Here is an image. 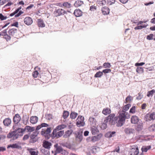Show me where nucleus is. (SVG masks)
Masks as SVG:
<instances>
[{
  "mask_svg": "<svg viewBox=\"0 0 155 155\" xmlns=\"http://www.w3.org/2000/svg\"><path fill=\"white\" fill-rule=\"evenodd\" d=\"M115 116L114 114H111L105 118L104 123L101 126V128L103 129H106L107 127V123L108 122L111 125L116 124V126L118 127L123 126L124 123L127 116L124 114H120L118 116L115 117Z\"/></svg>",
  "mask_w": 155,
  "mask_h": 155,
  "instance_id": "f257e3e1",
  "label": "nucleus"
},
{
  "mask_svg": "<svg viewBox=\"0 0 155 155\" xmlns=\"http://www.w3.org/2000/svg\"><path fill=\"white\" fill-rule=\"evenodd\" d=\"M14 131L9 132L7 135V137L8 138H12L13 140L17 139L19 136H22L23 135V132L26 131L27 132H31L34 131L35 128L29 126H26L24 129L16 127L15 126H13Z\"/></svg>",
  "mask_w": 155,
  "mask_h": 155,
  "instance_id": "f03ea898",
  "label": "nucleus"
},
{
  "mask_svg": "<svg viewBox=\"0 0 155 155\" xmlns=\"http://www.w3.org/2000/svg\"><path fill=\"white\" fill-rule=\"evenodd\" d=\"M64 134V130H60L57 132L56 129L53 130L52 133V137L53 138H59L61 137Z\"/></svg>",
  "mask_w": 155,
  "mask_h": 155,
  "instance_id": "7ed1b4c3",
  "label": "nucleus"
},
{
  "mask_svg": "<svg viewBox=\"0 0 155 155\" xmlns=\"http://www.w3.org/2000/svg\"><path fill=\"white\" fill-rule=\"evenodd\" d=\"M38 134V132L37 131H35L33 132L30 136V140L29 142L33 143L36 142L38 140L37 136Z\"/></svg>",
  "mask_w": 155,
  "mask_h": 155,
  "instance_id": "20e7f679",
  "label": "nucleus"
},
{
  "mask_svg": "<svg viewBox=\"0 0 155 155\" xmlns=\"http://www.w3.org/2000/svg\"><path fill=\"white\" fill-rule=\"evenodd\" d=\"M84 117L79 115L76 120V125L78 127L84 126L85 123L84 122Z\"/></svg>",
  "mask_w": 155,
  "mask_h": 155,
  "instance_id": "39448f33",
  "label": "nucleus"
},
{
  "mask_svg": "<svg viewBox=\"0 0 155 155\" xmlns=\"http://www.w3.org/2000/svg\"><path fill=\"white\" fill-rule=\"evenodd\" d=\"M66 13V11L62 9L59 8L55 9L54 12V14L56 17L60 16L61 15H64Z\"/></svg>",
  "mask_w": 155,
  "mask_h": 155,
  "instance_id": "423d86ee",
  "label": "nucleus"
},
{
  "mask_svg": "<svg viewBox=\"0 0 155 155\" xmlns=\"http://www.w3.org/2000/svg\"><path fill=\"white\" fill-rule=\"evenodd\" d=\"M21 120V117L18 114H16L15 115L13 118V121L15 123V125L13 126H15L16 127L18 126V124L19 123Z\"/></svg>",
  "mask_w": 155,
  "mask_h": 155,
  "instance_id": "0eeeda50",
  "label": "nucleus"
},
{
  "mask_svg": "<svg viewBox=\"0 0 155 155\" xmlns=\"http://www.w3.org/2000/svg\"><path fill=\"white\" fill-rule=\"evenodd\" d=\"M124 131L127 135H130L135 133V130L133 129L130 127H127L125 128Z\"/></svg>",
  "mask_w": 155,
  "mask_h": 155,
  "instance_id": "6e6552de",
  "label": "nucleus"
},
{
  "mask_svg": "<svg viewBox=\"0 0 155 155\" xmlns=\"http://www.w3.org/2000/svg\"><path fill=\"white\" fill-rule=\"evenodd\" d=\"M131 122L133 124H136L140 121L141 120L138 117L134 115L131 117Z\"/></svg>",
  "mask_w": 155,
  "mask_h": 155,
  "instance_id": "1a4fd4ad",
  "label": "nucleus"
},
{
  "mask_svg": "<svg viewBox=\"0 0 155 155\" xmlns=\"http://www.w3.org/2000/svg\"><path fill=\"white\" fill-rule=\"evenodd\" d=\"M25 23L28 25H31L33 22V20L31 18L29 17H27L25 18L24 20Z\"/></svg>",
  "mask_w": 155,
  "mask_h": 155,
  "instance_id": "9d476101",
  "label": "nucleus"
},
{
  "mask_svg": "<svg viewBox=\"0 0 155 155\" xmlns=\"http://www.w3.org/2000/svg\"><path fill=\"white\" fill-rule=\"evenodd\" d=\"M51 132V128L50 127L47 128L46 130L44 129H42L41 132V134L42 135L46 136L48 134Z\"/></svg>",
  "mask_w": 155,
  "mask_h": 155,
  "instance_id": "9b49d317",
  "label": "nucleus"
},
{
  "mask_svg": "<svg viewBox=\"0 0 155 155\" xmlns=\"http://www.w3.org/2000/svg\"><path fill=\"white\" fill-rule=\"evenodd\" d=\"M51 145L52 144L50 142L47 141H43V146L46 149L49 150L51 148Z\"/></svg>",
  "mask_w": 155,
  "mask_h": 155,
  "instance_id": "f8f14e48",
  "label": "nucleus"
},
{
  "mask_svg": "<svg viewBox=\"0 0 155 155\" xmlns=\"http://www.w3.org/2000/svg\"><path fill=\"white\" fill-rule=\"evenodd\" d=\"M136 124H137V125L135 127L136 130L138 131L141 130L143 129V123L141 120L139 122Z\"/></svg>",
  "mask_w": 155,
  "mask_h": 155,
  "instance_id": "ddd939ff",
  "label": "nucleus"
},
{
  "mask_svg": "<svg viewBox=\"0 0 155 155\" xmlns=\"http://www.w3.org/2000/svg\"><path fill=\"white\" fill-rule=\"evenodd\" d=\"M139 153V150L138 148H132L130 151V155H137Z\"/></svg>",
  "mask_w": 155,
  "mask_h": 155,
  "instance_id": "4468645a",
  "label": "nucleus"
},
{
  "mask_svg": "<svg viewBox=\"0 0 155 155\" xmlns=\"http://www.w3.org/2000/svg\"><path fill=\"white\" fill-rule=\"evenodd\" d=\"M38 117L36 116H31L30 118V122L33 124H36L38 121Z\"/></svg>",
  "mask_w": 155,
  "mask_h": 155,
  "instance_id": "2eb2a0df",
  "label": "nucleus"
},
{
  "mask_svg": "<svg viewBox=\"0 0 155 155\" xmlns=\"http://www.w3.org/2000/svg\"><path fill=\"white\" fill-rule=\"evenodd\" d=\"M101 11L103 15H105L109 13V9L106 6L103 7L101 8Z\"/></svg>",
  "mask_w": 155,
  "mask_h": 155,
  "instance_id": "dca6fc26",
  "label": "nucleus"
},
{
  "mask_svg": "<svg viewBox=\"0 0 155 155\" xmlns=\"http://www.w3.org/2000/svg\"><path fill=\"white\" fill-rule=\"evenodd\" d=\"M89 121L90 125L93 126H96L97 121L96 119L94 118L90 117L89 119Z\"/></svg>",
  "mask_w": 155,
  "mask_h": 155,
  "instance_id": "f3484780",
  "label": "nucleus"
},
{
  "mask_svg": "<svg viewBox=\"0 0 155 155\" xmlns=\"http://www.w3.org/2000/svg\"><path fill=\"white\" fill-rule=\"evenodd\" d=\"M10 147L13 149L17 148L18 149L21 148V146L18 145V143H15L8 145L7 148L8 149Z\"/></svg>",
  "mask_w": 155,
  "mask_h": 155,
  "instance_id": "a211bd4d",
  "label": "nucleus"
},
{
  "mask_svg": "<svg viewBox=\"0 0 155 155\" xmlns=\"http://www.w3.org/2000/svg\"><path fill=\"white\" fill-rule=\"evenodd\" d=\"M11 123V120L9 118L5 119L3 121V123L4 125L6 126H8Z\"/></svg>",
  "mask_w": 155,
  "mask_h": 155,
  "instance_id": "6ab92c4d",
  "label": "nucleus"
},
{
  "mask_svg": "<svg viewBox=\"0 0 155 155\" xmlns=\"http://www.w3.org/2000/svg\"><path fill=\"white\" fill-rule=\"evenodd\" d=\"M155 117V113L153 112L151 113L150 114H147L145 117L147 118L149 117L150 119H148V120H147V121L150 120H154Z\"/></svg>",
  "mask_w": 155,
  "mask_h": 155,
  "instance_id": "aec40b11",
  "label": "nucleus"
},
{
  "mask_svg": "<svg viewBox=\"0 0 155 155\" xmlns=\"http://www.w3.org/2000/svg\"><path fill=\"white\" fill-rule=\"evenodd\" d=\"M115 133L116 132L115 131H109L105 134V136L106 137L110 138L114 136Z\"/></svg>",
  "mask_w": 155,
  "mask_h": 155,
  "instance_id": "412c9836",
  "label": "nucleus"
},
{
  "mask_svg": "<svg viewBox=\"0 0 155 155\" xmlns=\"http://www.w3.org/2000/svg\"><path fill=\"white\" fill-rule=\"evenodd\" d=\"M102 113L104 115H107L111 113V110L108 107L105 108L103 110Z\"/></svg>",
  "mask_w": 155,
  "mask_h": 155,
  "instance_id": "4be33fe9",
  "label": "nucleus"
},
{
  "mask_svg": "<svg viewBox=\"0 0 155 155\" xmlns=\"http://www.w3.org/2000/svg\"><path fill=\"white\" fill-rule=\"evenodd\" d=\"M73 130H68L65 132L64 134L63 135V137L64 138H67L70 137L72 134Z\"/></svg>",
  "mask_w": 155,
  "mask_h": 155,
  "instance_id": "5701e85b",
  "label": "nucleus"
},
{
  "mask_svg": "<svg viewBox=\"0 0 155 155\" xmlns=\"http://www.w3.org/2000/svg\"><path fill=\"white\" fill-rule=\"evenodd\" d=\"M82 12L80 10L76 9L74 11V14L76 17H78L81 16L82 15Z\"/></svg>",
  "mask_w": 155,
  "mask_h": 155,
  "instance_id": "b1692460",
  "label": "nucleus"
},
{
  "mask_svg": "<svg viewBox=\"0 0 155 155\" xmlns=\"http://www.w3.org/2000/svg\"><path fill=\"white\" fill-rule=\"evenodd\" d=\"M131 105L130 104H127L124 106L123 108L122 112L123 113H122L121 114H125V112L127 111L129 109V108L131 107ZM125 115L126 116V115Z\"/></svg>",
  "mask_w": 155,
  "mask_h": 155,
  "instance_id": "393cba45",
  "label": "nucleus"
},
{
  "mask_svg": "<svg viewBox=\"0 0 155 155\" xmlns=\"http://www.w3.org/2000/svg\"><path fill=\"white\" fill-rule=\"evenodd\" d=\"M84 4L83 1L79 0H78L75 1L74 4V5L76 7L81 6Z\"/></svg>",
  "mask_w": 155,
  "mask_h": 155,
  "instance_id": "a878e982",
  "label": "nucleus"
},
{
  "mask_svg": "<svg viewBox=\"0 0 155 155\" xmlns=\"http://www.w3.org/2000/svg\"><path fill=\"white\" fill-rule=\"evenodd\" d=\"M95 126H93L91 128V130L92 134L93 135L97 134L99 132L98 129L95 127Z\"/></svg>",
  "mask_w": 155,
  "mask_h": 155,
  "instance_id": "bb28decb",
  "label": "nucleus"
},
{
  "mask_svg": "<svg viewBox=\"0 0 155 155\" xmlns=\"http://www.w3.org/2000/svg\"><path fill=\"white\" fill-rule=\"evenodd\" d=\"M29 119V116H28L26 115H24L22 117L23 123L25 124H26L28 123Z\"/></svg>",
  "mask_w": 155,
  "mask_h": 155,
  "instance_id": "cd10ccee",
  "label": "nucleus"
},
{
  "mask_svg": "<svg viewBox=\"0 0 155 155\" xmlns=\"http://www.w3.org/2000/svg\"><path fill=\"white\" fill-rule=\"evenodd\" d=\"M102 136V135L101 134H100L98 135L97 136H94L92 137L91 141L93 142L97 141L99 139V138H98V137H99L100 138H101V137Z\"/></svg>",
  "mask_w": 155,
  "mask_h": 155,
  "instance_id": "c85d7f7f",
  "label": "nucleus"
},
{
  "mask_svg": "<svg viewBox=\"0 0 155 155\" xmlns=\"http://www.w3.org/2000/svg\"><path fill=\"white\" fill-rule=\"evenodd\" d=\"M67 126L66 125L62 124L61 125L58 126L56 127L55 129H56V130L59 131L60 130H61L65 128Z\"/></svg>",
  "mask_w": 155,
  "mask_h": 155,
  "instance_id": "c756f323",
  "label": "nucleus"
},
{
  "mask_svg": "<svg viewBox=\"0 0 155 155\" xmlns=\"http://www.w3.org/2000/svg\"><path fill=\"white\" fill-rule=\"evenodd\" d=\"M76 135V137L80 139V141H81L83 139L82 135V132L80 131L76 132L75 133Z\"/></svg>",
  "mask_w": 155,
  "mask_h": 155,
  "instance_id": "7c9ffc66",
  "label": "nucleus"
},
{
  "mask_svg": "<svg viewBox=\"0 0 155 155\" xmlns=\"http://www.w3.org/2000/svg\"><path fill=\"white\" fill-rule=\"evenodd\" d=\"M17 30L15 28H12L8 31L9 34L10 35L13 36L17 32Z\"/></svg>",
  "mask_w": 155,
  "mask_h": 155,
  "instance_id": "2f4dec72",
  "label": "nucleus"
},
{
  "mask_svg": "<svg viewBox=\"0 0 155 155\" xmlns=\"http://www.w3.org/2000/svg\"><path fill=\"white\" fill-rule=\"evenodd\" d=\"M28 150L31 155H38V151H35L34 149L32 148L29 149Z\"/></svg>",
  "mask_w": 155,
  "mask_h": 155,
  "instance_id": "473e14b6",
  "label": "nucleus"
},
{
  "mask_svg": "<svg viewBox=\"0 0 155 155\" xmlns=\"http://www.w3.org/2000/svg\"><path fill=\"white\" fill-rule=\"evenodd\" d=\"M78 114L74 111L71 112L70 114V117L72 119H75L77 116Z\"/></svg>",
  "mask_w": 155,
  "mask_h": 155,
  "instance_id": "72a5a7b5",
  "label": "nucleus"
},
{
  "mask_svg": "<svg viewBox=\"0 0 155 155\" xmlns=\"http://www.w3.org/2000/svg\"><path fill=\"white\" fill-rule=\"evenodd\" d=\"M38 26L43 27L45 26V24L43 20L41 19H38Z\"/></svg>",
  "mask_w": 155,
  "mask_h": 155,
  "instance_id": "f704fd0d",
  "label": "nucleus"
},
{
  "mask_svg": "<svg viewBox=\"0 0 155 155\" xmlns=\"http://www.w3.org/2000/svg\"><path fill=\"white\" fill-rule=\"evenodd\" d=\"M151 148V146H144L142 147L141 150L142 152H146L148 150L150 149Z\"/></svg>",
  "mask_w": 155,
  "mask_h": 155,
  "instance_id": "c9c22d12",
  "label": "nucleus"
},
{
  "mask_svg": "<svg viewBox=\"0 0 155 155\" xmlns=\"http://www.w3.org/2000/svg\"><path fill=\"white\" fill-rule=\"evenodd\" d=\"M155 93V90L154 89H153L150 91H148L147 92V96L150 97H152L153 94Z\"/></svg>",
  "mask_w": 155,
  "mask_h": 155,
  "instance_id": "e433bc0d",
  "label": "nucleus"
},
{
  "mask_svg": "<svg viewBox=\"0 0 155 155\" xmlns=\"http://www.w3.org/2000/svg\"><path fill=\"white\" fill-rule=\"evenodd\" d=\"M69 114V113L68 111L66 110H64L63 113V117L64 119L67 118Z\"/></svg>",
  "mask_w": 155,
  "mask_h": 155,
  "instance_id": "4c0bfd02",
  "label": "nucleus"
},
{
  "mask_svg": "<svg viewBox=\"0 0 155 155\" xmlns=\"http://www.w3.org/2000/svg\"><path fill=\"white\" fill-rule=\"evenodd\" d=\"M103 72L101 71H98L94 75L95 78H100L103 75Z\"/></svg>",
  "mask_w": 155,
  "mask_h": 155,
  "instance_id": "58836bf2",
  "label": "nucleus"
},
{
  "mask_svg": "<svg viewBox=\"0 0 155 155\" xmlns=\"http://www.w3.org/2000/svg\"><path fill=\"white\" fill-rule=\"evenodd\" d=\"M133 100V97L130 96V95H128L126 98L125 101L126 103H127V102H129L130 103L131 101H132Z\"/></svg>",
  "mask_w": 155,
  "mask_h": 155,
  "instance_id": "ea45409f",
  "label": "nucleus"
},
{
  "mask_svg": "<svg viewBox=\"0 0 155 155\" xmlns=\"http://www.w3.org/2000/svg\"><path fill=\"white\" fill-rule=\"evenodd\" d=\"M148 25H144L143 26L140 25L139 26L136 27L134 28V29L135 30H138V29H141L143 28H146Z\"/></svg>",
  "mask_w": 155,
  "mask_h": 155,
  "instance_id": "a19ab883",
  "label": "nucleus"
},
{
  "mask_svg": "<svg viewBox=\"0 0 155 155\" xmlns=\"http://www.w3.org/2000/svg\"><path fill=\"white\" fill-rule=\"evenodd\" d=\"M63 7L64 6L68 8H70L71 7V4L68 2H64L63 3Z\"/></svg>",
  "mask_w": 155,
  "mask_h": 155,
  "instance_id": "79ce46f5",
  "label": "nucleus"
},
{
  "mask_svg": "<svg viewBox=\"0 0 155 155\" xmlns=\"http://www.w3.org/2000/svg\"><path fill=\"white\" fill-rule=\"evenodd\" d=\"M63 149L61 147L58 146L56 148L55 151L56 153H60Z\"/></svg>",
  "mask_w": 155,
  "mask_h": 155,
  "instance_id": "37998d69",
  "label": "nucleus"
},
{
  "mask_svg": "<svg viewBox=\"0 0 155 155\" xmlns=\"http://www.w3.org/2000/svg\"><path fill=\"white\" fill-rule=\"evenodd\" d=\"M136 112V107L135 106H133L130 109L129 112L132 114H134Z\"/></svg>",
  "mask_w": 155,
  "mask_h": 155,
  "instance_id": "c03bdc74",
  "label": "nucleus"
},
{
  "mask_svg": "<svg viewBox=\"0 0 155 155\" xmlns=\"http://www.w3.org/2000/svg\"><path fill=\"white\" fill-rule=\"evenodd\" d=\"M2 36H4V38L7 41H9L11 39V37L8 34L3 35L2 34Z\"/></svg>",
  "mask_w": 155,
  "mask_h": 155,
  "instance_id": "a18cd8bd",
  "label": "nucleus"
},
{
  "mask_svg": "<svg viewBox=\"0 0 155 155\" xmlns=\"http://www.w3.org/2000/svg\"><path fill=\"white\" fill-rule=\"evenodd\" d=\"M154 37V35L152 34H150V35H147V40H153Z\"/></svg>",
  "mask_w": 155,
  "mask_h": 155,
  "instance_id": "49530a36",
  "label": "nucleus"
},
{
  "mask_svg": "<svg viewBox=\"0 0 155 155\" xmlns=\"http://www.w3.org/2000/svg\"><path fill=\"white\" fill-rule=\"evenodd\" d=\"M149 128L151 131H155V124L151 125Z\"/></svg>",
  "mask_w": 155,
  "mask_h": 155,
  "instance_id": "de8ad7c7",
  "label": "nucleus"
},
{
  "mask_svg": "<svg viewBox=\"0 0 155 155\" xmlns=\"http://www.w3.org/2000/svg\"><path fill=\"white\" fill-rule=\"evenodd\" d=\"M103 66L105 68H110L111 65L110 63L108 62L105 63L103 64Z\"/></svg>",
  "mask_w": 155,
  "mask_h": 155,
  "instance_id": "09e8293b",
  "label": "nucleus"
},
{
  "mask_svg": "<svg viewBox=\"0 0 155 155\" xmlns=\"http://www.w3.org/2000/svg\"><path fill=\"white\" fill-rule=\"evenodd\" d=\"M107 3L109 5H111L115 3V0H107Z\"/></svg>",
  "mask_w": 155,
  "mask_h": 155,
  "instance_id": "8fccbe9b",
  "label": "nucleus"
},
{
  "mask_svg": "<svg viewBox=\"0 0 155 155\" xmlns=\"http://www.w3.org/2000/svg\"><path fill=\"white\" fill-rule=\"evenodd\" d=\"M136 71L138 73H142L143 71V69L142 67H137Z\"/></svg>",
  "mask_w": 155,
  "mask_h": 155,
  "instance_id": "3c124183",
  "label": "nucleus"
},
{
  "mask_svg": "<svg viewBox=\"0 0 155 155\" xmlns=\"http://www.w3.org/2000/svg\"><path fill=\"white\" fill-rule=\"evenodd\" d=\"M111 71V70L110 69L107 68L103 70L102 72H103V73L106 74L110 72Z\"/></svg>",
  "mask_w": 155,
  "mask_h": 155,
  "instance_id": "603ef678",
  "label": "nucleus"
},
{
  "mask_svg": "<svg viewBox=\"0 0 155 155\" xmlns=\"http://www.w3.org/2000/svg\"><path fill=\"white\" fill-rule=\"evenodd\" d=\"M60 154L61 155H68V152L67 151L63 149Z\"/></svg>",
  "mask_w": 155,
  "mask_h": 155,
  "instance_id": "864d4df0",
  "label": "nucleus"
},
{
  "mask_svg": "<svg viewBox=\"0 0 155 155\" xmlns=\"http://www.w3.org/2000/svg\"><path fill=\"white\" fill-rule=\"evenodd\" d=\"M41 151L45 155H49V152L48 150L46 151L45 149H42Z\"/></svg>",
  "mask_w": 155,
  "mask_h": 155,
  "instance_id": "5fc2aeb1",
  "label": "nucleus"
},
{
  "mask_svg": "<svg viewBox=\"0 0 155 155\" xmlns=\"http://www.w3.org/2000/svg\"><path fill=\"white\" fill-rule=\"evenodd\" d=\"M38 74V72L37 71H34L32 74V75L34 78H37Z\"/></svg>",
  "mask_w": 155,
  "mask_h": 155,
  "instance_id": "6e6d98bb",
  "label": "nucleus"
},
{
  "mask_svg": "<svg viewBox=\"0 0 155 155\" xmlns=\"http://www.w3.org/2000/svg\"><path fill=\"white\" fill-rule=\"evenodd\" d=\"M7 17L6 16H4L2 13L0 14V19L2 21L5 20L7 19Z\"/></svg>",
  "mask_w": 155,
  "mask_h": 155,
  "instance_id": "4d7b16f0",
  "label": "nucleus"
},
{
  "mask_svg": "<svg viewBox=\"0 0 155 155\" xmlns=\"http://www.w3.org/2000/svg\"><path fill=\"white\" fill-rule=\"evenodd\" d=\"M138 96L136 97V99L138 100H140L143 97V95L140 93L138 94Z\"/></svg>",
  "mask_w": 155,
  "mask_h": 155,
  "instance_id": "13d9d810",
  "label": "nucleus"
},
{
  "mask_svg": "<svg viewBox=\"0 0 155 155\" xmlns=\"http://www.w3.org/2000/svg\"><path fill=\"white\" fill-rule=\"evenodd\" d=\"M96 9V7L94 5H92L90 7V10L91 11H94Z\"/></svg>",
  "mask_w": 155,
  "mask_h": 155,
  "instance_id": "bf43d9fd",
  "label": "nucleus"
},
{
  "mask_svg": "<svg viewBox=\"0 0 155 155\" xmlns=\"http://www.w3.org/2000/svg\"><path fill=\"white\" fill-rule=\"evenodd\" d=\"M12 4H13V3L11 2H9L4 6V7L6 8L7 7L10 6Z\"/></svg>",
  "mask_w": 155,
  "mask_h": 155,
  "instance_id": "052dcab7",
  "label": "nucleus"
},
{
  "mask_svg": "<svg viewBox=\"0 0 155 155\" xmlns=\"http://www.w3.org/2000/svg\"><path fill=\"white\" fill-rule=\"evenodd\" d=\"M41 127H47L49 126V125L45 123H42L41 124Z\"/></svg>",
  "mask_w": 155,
  "mask_h": 155,
  "instance_id": "680f3d73",
  "label": "nucleus"
},
{
  "mask_svg": "<svg viewBox=\"0 0 155 155\" xmlns=\"http://www.w3.org/2000/svg\"><path fill=\"white\" fill-rule=\"evenodd\" d=\"M6 150V148L5 147H0V152L4 151Z\"/></svg>",
  "mask_w": 155,
  "mask_h": 155,
  "instance_id": "e2e57ef3",
  "label": "nucleus"
},
{
  "mask_svg": "<svg viewBox=\"0 0 155 155\" xmlns=\"http://www.w3.org/2000/svg\"><path fill=\"white\" fill-rule=\"evenodd\" d=\"M29 136L28 135V134L25 135L24 136L23 139V140H25L28 139V138H29Z\"/></svg>",
  "mask_w": 155,
  "mask_h": 155,
  "instance_id": "0e129e2a",
  "label": "nucleus"
},
{
  "mask_svg": "<svg viewBox=\"0 0 155 155\" xmlns=\"http://www.w3.org/2000/svg\"><path fill=\"white\" fill-rule=\"evenodd\" d=\"M145 64L144 62H141L140 63H136L135 64V66H142Z\"/></svg>",
  "mask_w": 155,
  "mask_h": 155,
  "instance_id": "69168bd1",
  "label": "nucleus"
},
{
  "mask_svg": "<svg viewBox=\"0 0 155 155\" xmlns=\"http://www.w3.org/2000/svg\"><path fill=\"white\" fill-rule=\"evenodd\" d=\"M6 2V0H0V5H3Z\"/></svg>",
  "mask_w": 155,
  "mask_h": 155,
  "instance_id": "338daca9",
  "label": "nucleus"
},
{
  "mask_svg": "<svg viewBox=\"0 0 155 155\" xmlns=\"http://www.w3.org/2000/svg\"><path fill=\"white\" fill-rule=\"evenodd\" d=\"M18 22H15L13 24L11 25L12 26H15L16 27H18Z\"/></svg>",
  "mask_w": 155,
  "mask_h": 155,
  "instance_id": "774afa93",
  "label": "nucleus"
}]
</instances>
